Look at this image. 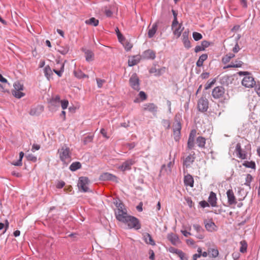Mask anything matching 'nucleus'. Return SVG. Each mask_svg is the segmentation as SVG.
Listing matches in <instances>:
<instances>
[{
    "label": "nucleus",
    "instance_id": "f257e3e1",
    "mask_svg": "<svg viewBox=\"0 0 260 260\" xmlns=\"http://www.w3.org/2000/svg\"><path fill=\"white\" fill-rule=\"evenodd\" d=\"M120 221L125 223L127 224V226L129 229H134L136 230H138L141 229V225L139 220L134 217L128 214L125 216Z\"/></svg>",
    "mask_w": 260,
    "mask_h": 260
},
{
    "label": "nucleus",
    "instance_id": "f03ea898",
    "mask_svg": "<svg viewBox=\"0 0 260 260\" xmlns=\"http://www.w3.org/2000/svg\"><path fill=\"white\" fill-rule=\"evenodd\" d=\"M238 74L240 76H245L242 81L243 86L247 88H251L255 84L256 82L254 81V78L250 76L251 74L249 72L240 71Z\"/></svg>",
    "mask_w": 260,
    "mask_h": 260
},
{
    "label": "nucleus",
    "instance_id": "7ed1b4c3",
    "mask_svg": "<svg viewBox=\"0 0 260 260\" xmlns=\"http://www.w3.org/2000/svg\"><path fill=\"white\" fill-rule=\"evenodd\" d=\"M58 153L59 154V158L61 161L65 162L68 159L71 157V153L70 148L66 146H62L61 148L59 149Z\"/></svg>",
    "mask_w": 260,
    "mask_h": 260
},
{
    "label": "nucleus",
    "instance_id": "20e7f679",
    "mask_svg": "<svg viewBox=\"0 0 260 260\" xmlns=\"http://www.w3.org/2000/svg\"><path fill=\"white\" fill-rule=\"evenodd\" d=\"M129 85L133 89L138 91L140 90V80L136 73H133L131 76L129 80Z\"/></svg>",
    "mask_w": 260,
    "mask_h": 260
},
{
    "label": "nucleus",
    "instance_id": "39448f33",
    "mask_svg": "<svg viewBox=\"0 0 260 260\" xmlns=\"http://www.w3.org/2000/svg\"><path fill=\"white\" fill-rule=\"evenodd\" d=\"M198 109L202 113L207 111L209 108V101L205 97L202 96L198 102Z\"/></svg>",
    "mask_w": 260,
    "mask_h": 260
},
{
    "label": "nucleus",
    "instance_id": "423d86ee",
    "mask_svg": "<svg viewBox=\"0 0 260 260\" xmlns=\"http://www.w3.org/2000/svg\"><path fill=\"white\" fill-rule=\"evenodd\" d=\"M124 207L123 203H118L117 207V211L115 212L116 218L119 221L123 220L122 219L127 215L126 210L124 208Z\"/></svg>",
    "mask_w": 260,
    "mask_h": 260
},
{
    "label": "nucleus",
    "instance_id": "0eeeda50",
    "mask_svg": "<svg viewBox=\"0 0 260 260\" xmlns=\"http://www.w3.org/2000/svg\"><path fill=\"white\" fill-rule=\"evenodd\" d=\"M89 183V179L86 177H80L78 180V186L80 189L83 192L89 191V188L87 186Z\"/></svg>",
    "mask_w": 260,
    "mask_h": 260
},
{
    "label": "nucleus",
    "instance_id": "6e6552de",
    "mask_svg": "<svg viewBox=\"0 0 260 260\" xmlns=\"http://www.w3.org/2000/svg\"><path fill=\"white\" fill-rule=\"evenodd\" d=\"M224 93V88L222 86H217L212 91V95L215 99L222 97Z\"/></svg>",
    "mask_w": 260,
    "mask_h": 260
},
{
    "label": "nucleus",
    "instance_id": "1a4fd4ad",
    "mask_svg": "<svg viewBox=\"0 0 260 260\" xmlns=\"http://www.w3.org/2000/svg\"><path fill=\"white\" fill-rule=\"evenodd\" d=\"M197 131L196 129H192L189 134L187 141V148L188 149H192L194 146V138L196 136Z\"/></svg>",
    "mask_w": 260,
    "mask_h": 260
},
{
    "label": "nucleus",
    "instance_id": "9d476101",
    "mask_svg": "<svg viewBox=\"0 0 260 260\" xmlns=\"http://www.w3.org/2000/svg\"><path fill=\"white\" fill-rule=\"evenodd\" d=\"M235 152L237 157L239 158L242 159L247 158V152L245 150L242 149L240 143H238L237 144Z\"/></svg>",
    "mask_w": 260,
    "mask_h": 260
},
{
    "label": "nucleus",
    "instance_id": "9b49d317",
    "mask_svg": "<svg viewBox=\"0 0 260 260\" xmlns=\"http://www.w3.org/2000/svg\"><path fill=\"white\" fill-rule=\"evenodd\" d=\"M135 163L134 159H129L123 162L122 164L119 167V169L122 171L126 170H130L131 167Z\"/></svg>",
    "mask_w": 260,
    "mask_h": 260
},
{
    "label": "nucleus",
    "instance_id": "f8f14e48",
    "mask_svg": "<svg viewBox=\"0 0 260 260\" xmlns=\"http://www.w3.org/2000/svg\"><path fill=\"white\" fill-rule=\"evenodd\" d=\"M188 35L189 30L188 29L185 30L182 34V42L184 47L187 49H189L191 47L190 41L188 39Z\"/></svg>",
    "mask_w": 260,
    "mask_h": 260
},
{
    "label": "nucleus",
    "instance_id": "ddd939ff",
    "mask_svg": "<svg viewBox=\"0 0 260 260\" xmlns=\"http://www.w3.org/2000/svg\"><path fill=\"white\" fill-rule=\"evenodd\" d=\"M157 106L153 103H147L143 105V110L148 111L155 114L157 111Z\"/></svg>",
    "mask_w": 260,
    "mask_h": 260
},
{
    "label": "nucleus",
    "instance_id": "4468645a",
    "mask_svg": "<svg viewBox=\"0 0 260 260\" xmlns=\"http://www.w3.org/2000/svg\"><path fill=\"white\" fill-rule=\"evenodd\" d=\"M196 159L195 153L190 154L187 156L183 160V166L187 168L192 164Z\"/></svg>",
    "mask_w": 260,
    "mask_h": 260
},
{
    "label": "nucleus",
    "instance_id": "2eb2a0df",
    "mask_svg": "<svg viewBox=\"0 0 260 260\" xmlns=\"http://www.w3.org/2000/svg\"><path fill=\"white\" fill-rule=\"evenodd\" d=\"M226 194L229 205H235L237 203L236 198L232 189H229Z\"/></svg>",
    "mask_w": 260,
    "mask_h": 260
},
{
    "label": "nucleus",
    "instance_id": "dca6fc26",
    "mask_svg": "<svg viewBox=\"0 0 260 260\" xmlns=\"http://www.w3.org/2000/svg\"><path fill=\"white\" fill-rule=\"evenodd\" d=\"M100 180L101 181L114 180L116 177L115 176L109 173H104L100 176Z\"/></svg>",
    "mask_w": 260,
    "mask_h": 260
},
{
    "label": "nucleus",
    "instance_id": "f3484780",
    "mask_svg": "<svg viewBox=\"0 0 260 260\" xmlns=\"http://www.w3.org/2000/svg\"><path fill=\"white\" fill-rule=\"evenodd\" d=\"M143 239L145 242L152 246L155 245V242L151 236L148 233H145L143 234Z\"/></svg>",
    "mask_w": 260,
    "mask_h": 260
},
{
    "label": "nucleus",
    "instance_id": "a211bd4d",
    "mask_svg": "<svg viewBox=\"0 0 260 260\" xmlns=\"http://www.w3.org/2000/svg\"><path fill=\"white\" fill-rule=\"evenodd\" d=\"M143 56L148 59H154L155 58V53L153 50L148 49L143 52Z\"/></svg>",
    "mask_w": 260,
    "mask_h": 260
},
{
    "label": "nucleus",
    "instance_id": "6ab92c4d",
    "mask_svg": "<svg viewBox=\"0 0 260 260\" xmlns=\"http://www.w3.org/2000/svg\"><path fill=\"white\" fill-rule=\"evenodd\" d=\"M184 183L185 185L192 187L193 186L194 180L192 176L189 174L185 176Z\"/></svg>",
    "mask_w": 260,
    "mask_h": 260
},
{
    "label": "nucleus",
    "instance_id": "aec40b11",
    "mask_svg": "<svg viewBox=\"0 0 260 260\" xmlns=\"http://www.w3.org/2000/svg\"><path fill=\"white\" fill-rule=\"evenodd\" d=\"M208 201L209 203L211 205V206H212V207L216 206V203H217L216 195L213 191H211L210 192L209 197L208 198Z\"/></svg>",
    "mask_w": 260,
    "mask_h": 260
},
{
    "label": "nucleus",
    "instance_id": "412c9836",
    "mask_svg": "<svg viewBox=\"0 0 260 260\" xmlns=\"http://www.w3.org/2000/svg\"><path fill=\"white\" fill-rule=\"evenodd\" d=\"M56 64L57 65H60V70H57L55 69H54L53 70V71L56 74L58 77H61L62 75V73L63 72H64V64L63 63H61L60 62V61L59 60H56Z\"/></svg>",
    "mask_w": 260,
    "mask_h": 260
},
{
    "label": "nucleus",
    "instance_id": "4be33fe9",
    "mask_svg": "<svg viewBox=\"0 0 260 260\" xmlns=\"http://www.w3.org/2000/svg\"><path fill=\"white\" fill-rule=\"evenodd\" d=\"M167 238L173 245H176L179 241L178 236L173 233L169 234Z\"/></svg>",
    "mask_w": 260,
    "mask_h": 260
},
{
    "label": "nucleus",
    "instance_id": "5701e85b",
    "mask_svg": "<svg viewBox=\"0 0 260 260\" xmlns=\"http://www.w3.org/2000/svg\"><path fill=\"white\" fill-rule=\"evenodd\" d=\"M204 223L205 228L208 231L212 232L216 230V226L212 221L210 220L207 222L205 221Z\"/></svg>",
    "mask_w": 260,
    "mask_h": 260
},
{
    "label": "nucleus",
    "instance_id": "b1692460",
    "mask_svg": "<svg viewBox=\"0 0 260 260\" xmlns=\"http://www.w3.org/2000/svg\"><path fill=\"white\" fill-rule=\"evenodd\" d=\"M243 64V62L242 61L236 60L234 62L232 61L230 64L224 67V69L230 68H240Z\"/></svg>",
    "mask_w": 260,
    "mask_h": 260
},
{
    "label": "nucleus",
    "instance_id": "393cba45",
    "mask_svg": "<svg viewBox=\"0 0 260 260\" xmlns=\"http://www.w3.org/2000/svg\"><path fill=\"white\" fill-rule=\"evenodd\" d=\"M59 107V103L54 100L50 99L49 102V108L50 111H56V108Z\"/></svg>",
    "mask_w": 260,
    "mask_h": 260
},
{
    "label": "nucleus",
    "instance_id": "a878e982",
    "mask_svg": "<svg viewBox=\"0 0 260 260\" xmlns=\"http://www.w3.org/2000/svg\"><path fill=\"white\" fill-rule=\"evenodd\" d=\"M208 58V55L206 53L203 54L200 57L196 62V65L198 67H201L203 65V62Z\"/></svg>",
    "mask_w": 260,
    "mask_h": 260
},
{
    "label": "nucleus",
    "instance_id": "bb28decb",
    "mask_svg": "<svg viewBox=\"0 0 260 260\" xmlns=\"http://www.w3.org/2000/svg\"><path fill=\"white\" fill-rule=\"evenodd\" d=\"M84 53L85 54L86 60L87 61L90 62L93 60L94 53L91 50L85 49L84 50Z\"/></svg>",
    "mask_w": 260,
    "mask_h": 260
},
{
    "label": "nucleus",
    "instance_id": "cd10ccee",
    "mask_svg": "<svg viewBox=\"0 0 260 260\" xmlns=\"http://www.w3.org/2000/svg\"><path fill=\"white\" fill-rule=\"evenodd\" d=\"M196 143L200 148H204L206 144V139L203 137L199 136L197 138Z\"/></svg>",
    "mask_w": 260,
    "mask_h": 260
},
{
    "label": "nucleus",
    "instance_id": "c85d7f7f",
    "mask_svg": "<svg viewBox=\"0 0 260 260\" xmlns=\"http://www.w3.org/2000/svg\"><path fill=\"white\" fill-rule=\"evenodd\" d=\"M208 253L210 257L216 258L218 256L219 252L217 248H209Z\"/></svg>",
    "mask_w": 260,
    "mask_h": 260
},
{
    "label": "nucleus",
    "instance_id": "c756f323",
    "mask_svg": "<svg viewBox=\"0 0 260 260\" xmlns=\"http://www.w3.org/2000/svg\"><path fill=\"white\" fill-rule=\"evenodd\" d=\"M157 28V24L156 22L155 23L153 24L152 28L149 29L148 32V36L149 38H152L154 37L155 34L156 32Z\"/></svg>",
    "mask_w": 260,
    "mask_h": 260
},
{
    "label": "nucleus",
    "instance_id": "7c9ffc66",
    "mask_svg": "<svg viewBox=\"0 0 260 260\" xmlns=\"http://www.w3.org/2000/svg\"><path fill=\"white\" fill-rule=\"evenodd\" d=\"M81 164L79 161L73 162L70 166L69 169L71 171L74 172L81 168Z\"/></svg>",
    "mask_w": 260,
    "mask_h": 260
},
{
    "label": "nucleus",
    "instance_id": "2f4dec72",
    "mask_svg": "<svg viewBox=\"0 0 260 260\" xmlns=\"http://www.w3.org/2000/svg\"><path fill=\"white\" fill-rule=\"evenodd\" d=\"M139 61V57L137 56H134L132 58L128 59V64L129 67H132L138 64Z\"/></svg>",
    "mask_w": 260,
    "mask_h": 260
},
{
    "label": "nucleus",
    "instance_id": "473e14b6",
    "mask_svg": "<svg viewBox=\"0 0 260 260\" xmlns=\"http://www.w3.org/2000/svg\"><path fill=\"white\" fill-rule=\"evenodd\" d=\"M181 26H182V24L180 23L179 24V26L177 27H176V28L175 27L173 29L174 35L176 36L177 38H179L181 36V32L183 30V29L184 28H181Z\"/></svg>",
    "mask_w": 260,
    "mask_h": 260
},
{
    "label": "nucleus",
    "instance_id": "72a5a7b5",
    "mask_svg": "<svg viewBox=\"0 0 260 260\" xmlns=\"http://www.w3.org/2000/svg\"><path fill=\"white\" fill-rule=\"evenodd\" d=\"M85 23L87 24H89V25H93L94 26H96L98 25L99 21V20L96 19L94 17H92V18L89 19L88 20H86L85 21Z\"/></svg>",
    "mask_w": 260,
    "mask_h": 260
},
{
    "label": "nucleus",
    "instance_id": "f704fd0d",
    "mask_svg": "<svg viewBox=\"0 0 260 260\" xmlns=\"http://www.w3.org/2000/svg\"><path fill=\"white\" fill-rule=\"evenodd\" d=\"M243 165L247 168L255 169L256 168L255 163L253 161H244V162L243 163Z\"/></svg>",
    "mask_w": 260,
    "mask_h": 260
},
{
    "label": "nucleus",
    "instance_id": "c9c22d12",
    "mask_svg": "<svg viewBox=\"0 0 260 260\" xmlns=\"http://www.w3.org/2000/svg\"><path fill=\"white\" fill-rule=\"evenodd\" d=\"M74 74L78 79L88 77V76L83 73L81 70L74 71Z\"/></svg>",
    "mask_w": 260,
    "mask_h": 260
},
{
    "label": "nucleus",
    "instance_id": "e433bc0d",
    "mask_svg": "<svg viewBox=\"0 0 260 260\" xmlns=\"http://www.w3.org/2000/svg\"><path fill=\"white\" fill-rule=\"evenodd\" d=\"M241 247L240 248V251L242 253H245L246 252L247 248V242L245 240H242L240 242Z\"/></svg>",
    "mask_w": 260,
    "mask_h": 260
},
{
    "label": "nucleus",
    "instance_id": "4c0bfd02",
    "mask_svg": "<svg viewBox=\"0 0 260 260\" xmlns=\"http://www.w3.org/2000/svg\"><path fill=\"white\" fill-rule=\"evenodd\" d=\"M69 50V47L68 46H66L64 47L61 46L57 49V51L62 55H66L67 54Z\"/></svg>",
    "mask_w": 260,
    "mask_h": 260
},
{
    "label": "nucleus",
    "instance_id": "58836bf2",
    "mask_svg": "<svg viewBox=\"0 0 260 260\" xmlns=\"http://www.w3.org/2000/svg\"><path fill=\"white\" fill-rule=\"evenodd\" d=\"M45 76L48 79L51 75L52 74V71L49 66H47L44 69Z\"/></svg>",
    "mask_w": 260,
    "mask_h": 260
},
{
    "label": "nucleus",
    "instance_id": "ea45409f",
    "mask_svg": "<svg viewBox=\"0 0 260 260\" xmlns=\"http://www.w3.org/2000/svg\"><path fill=\"white\" fill-rule=\"evenodd\" d=\"M21 90L19 91H15V90H12V94L17 99H20L21 98L24 96L25 94L21 91Z\"/></svg>",
    "mask_w": 260,
    "mask_h": 260
},
{
    "label": "nucleus",
    "instance_id": "a19ab883",
    "mask_svg": "<svg viewBox=\"0 0 260 260\" xmlns=\"http://www.w3.org/2000/svg\"><path fill=\"white\" fill-rule=\"evenodd\" d=\"M14 89L13 90L19 91L23 90V86L19 82H16L14 84Z\"/></svg>",
    "mask_w": 260,
    "mask_h": 260
},
{
    "label": "nucleus",
    "instance_id": "79ce46f5",
    "mask_svg": "<svg viewBox=\"0 0 260 260\" xmlns=\"http://www.w3.org/2000/svg\"><path fill=\"white\" fill-rule=\"evenodd\" d=\"M252 179H253V177L250 174H247L246 179H245V183H244V185L250 187V182L252 181Z\"/></svg>",
    "mask_w": 260,
    "mask_h": 260
},
{
    "label": "nucleus",
    "instance_id": "37998d69",
    "mask_svg": "<svg viewBox=\"0 0 260 260\" xmlns=\"http://www.w3.org/2000/svg\"><path fill=\"white\" fill-rule=\"evenodd\" d=\"M192 37L194 41H198L201 40L203 38V36L201 34L198 32H193L192 33Z\"/></svg>",
    "mask_w": 260,
    "mask_h": 260
},
{
    "label": "nucleus",
    "instance_id": "c03bdc74",
    "mask_svg": "<svg viewBox=\"0 0 260 260\" xmlns=\"http://www.w3.org/2000/svg\"><path fill=\"white\" fill-rule=\"evenodd\" d=\"M177 255L180 258L181 260H188L185 254L182 250H176Z\"/></svg>",
    "mask_w": 260,
    "mask_h": 260
},
{
    "label": "nucleus",
    "instance_id": "a18cd8bd",
    "mask_svg": "<svg viewBox=\"0 0 260 260\" xmlns=\"http://www.w3.org/2000/svg\"><path fill=\"white\" fill-rule=\"evenodd\" d=\"M93 140V136H87L84 138L83 143L84 145H86L88 143L92 142Z\"/></svg>",
    "mask_w": 260,
    "mask_h": 260
},
{
    "label": "nucleus",
    "instance_id": "49530a36",
    "mask_svg": "<svg viewBox=\"0 0 260 260\" xmlns=\"http://www.w3.org/2000/svg\"><path fill=\"white\" fill-rule=\"evenodd\" d=\"M216 80L214 79L211 81H208L205 85V89L208 90L210 88L212 85L215 83Z\"/></svg>",
    "mask_w": 260,
    "mask_h": 260
},
{
    "label": "nucleus",
    "instance_id": "de8ad7c7",
    "mask_svg": "<svg viewBox=\"0 0 260 260\" xmlns=\"http://www.w3.org/2000/svg\"><path fill=\"white\" fill-rule=\"evenodd\" d=\"M193 229L197 231L198 233H202L204 231L203 229L199 224H194L193 225Z\"/></svg>",
    "mask_w": 260,
    "mask_h": 260
},
{
    "label": "nucleus",
    "instance_id": "09e8293b",
    "mask_svg": "<svg viewBox=\"0 0 260 260\" xmlns=\"http://www.w3.org/2000/svg\"><path fill=\"white\" fill-rule=\"evenodd\" d=\"M28 160H30L33 162H36L37 158V157L32 154H29L26 156Z\"/></svg>",
    "mask_w": 260,
    "mask_h": 260
},
{
    "label": "nucleus",
    "instance_id": "8fccbe9b",
    "mask_svg": "<svg viewBox=\"0 0 260 260\" xmlns=\"http://www.w3.org/2000/svg\"><path fill=\"white\" fill-rule=\"evenodd\" d=\"M61 108L63 110H64L67 108L68 105H69V102L67 100L61 101L60 102Z\"/></svg>",
    "mask_w": 260,
    "mask_h": 260
},
{
    "label": "nucleus",
    "instance_id": "3c124183",
    "mask_svg": "<svg viewBox=\"0 0 260 260\" xmlns=\"http://www.w3.org/2000/svg\"><path fill=\"white\" fill-rule=\"evenodd\" d=\"M98 87L99 88H101L103 86V85L104 83H105L106 81L104 79H101L100 78L96 79Z\"/></svg>",
    "mask_w": 260,
    "mask_h": 260
},
{
    "label": "nucleus",
    "instance_id": "603ef678",
    "mask_svg": "<svg viewBox=\"0 0 260 260\" xmlns=\"http://www.w3.org/2000/svg\"><path fill=\"white\" fill-rule=\"evenodd\" d=\"M173 135L175 141H178L180 139V132L173 131Z\"/></svg>",
    "mask_w": 260,
    "mask_h": 260
},
{
    "label": "nucleus",
    "instance_id": "864d4df0",
    "mask_svg": "<svg viewBox=\"0 0 260 260\" xmlns=\"http://www.w3.org/2000/svg\"><path fill=\"white\" fill-rule=\"evenodd\" d=\"M181 129V124L180 121L177 122V123L175 125L173 131L180 132Z\"/></svg>",
    "mask_w": 260,
    "mask_h": 260
},
{
    "label": "nucleus",
    "instance_id": "5fc2aeb1",
    "mask_svg": "<svg viewBox=\"0 0 260 260\" xmlns=\"http://www.w3.org/2000/svg\"><path fill=\"white\" fill-rule=\"evenodd\" d=\"M162 125L166 126L167 128H169L170 127V122L169 120L166 119H163L161 122Z\"/></svg>",
    "mask_w": 260,
    "mask_h": 260
},
{
    "label": "nucleus",
    "instance_id": "6e6d98bb",
    "mask_svg": "<svg viewBox=\"0 0 260 260\" xmlns=\"http://www.w3.org/2000/svg\"><path fill=\"white\" fill-rule=\"evenodd\" d=\"M166 72V68L162 67L159 69H158L156 73V75L160 76Z\"/></svg>",
    "mask_w": 260,
    "mask_h": 260
},
{
    "label": "nucleus",
    "instance_id": "4d7b16f0",
    "mask_svg": "<svg viewBox=\"0 0 260 260\" xmlns=\"http://www.w3.org/2000/svg\"><path fill=\"white\" fill-rule=\"evenodd\" d=\"M254 85L255 90L258 96H260V83L259 82H258L257 83H255Z\"/></svg>",
    "mask_w": 260,
    "mask_h": 260
},
{
    "label": "nucleus",
    "instance_id": "13d9d810",
    "mask_svg": "<svg viewBox=\"0 0 260 260\" xmlns=\"http://www.w3.org/2000/svg\"><path fill=\"white\" fill-rule=\"evenodd\" d=\"M205 49L201 45H198L194 48V52L198 53L201 51H204Z\"/></svg>",
    "mask_w": 260,
    "mask_h": 260
},
{
    "label": "nucleus",
    "instance_id": "bf43d9fd",
    "mask_svg": "<svg viewBox=\"0 0 260 260\" xmlns=\"http://www.w3.org/2000/svg\"><path fill=\"white\" fill-rule=\"evenodd\" d=\"M139 97L141 99L142 101L145 100L147 99V95L144 91H140L139 93Z\"/></svg>",
    "mask_w": 260,
    "mask_h": 260
},
{
    "label": "nucleus",
    "instance_id": "052dcab7",
    "mask_svg": "<svg viewBox=\"0 0 260 260\" xmlns=\"http://www.w3.org/2000/svg\"><path fill=\"white\" fill-rule=\"evenodd\" d=\"M199 204L202 208H205L209 206V203L207 202L206 201L203 200L199 203Z\"/></svg>",
    "mask_w": 260,
    "mask_h": 260
},
{
    "label": "nucleus",
    "instance_id": "680f3d73",
    "mask_svg": "<svg viewBox=\"0 0 260 260\" xmlns=\"http://www.w3.org/2000/svg\"><path fill=\"white\" fill-rule=\"evenodd\" d=\"M65 185V182L63 181H59L56 184V188L58 189L62 188Z\"/></svg>",
    "mask_w": 260,
    "mask_h": 260
},
{
    "label": "nucleus",
    "instance_id": "e2e57ef3",
    "mask_svg": "<svg viewBox=\"0 0 260 260\" xmlns=\"http://www.w3.org/2000/svg\"><path fill=\"white\" fill-rule=\"evenodd\" d=\"M201 45L205 49H206L210 45V42L205 40L201 42Z\"/></svg>",
    "mask_w": 260,
    "mask_h": 260
},
{
    "label": "nucleus",
    "instance_id": "0e129e2a",
    "mask_svg": "<svg viewBox=\"0 0 260 260\" xmlns=\"http://www.w3.org/2000/svg\"><path fill=\"white\" fill-rule=\"evenodd\" d=\"M179 24L177 18H174L172 24V29H173L177 25Z\"/></svg>",
    "mask_w": 260,
    "mask_h": 260
},
{
    "label": "nucleus",
    "instance_id": "69168bd1",
    "mask_svg": "<svg viewBox=\"0 0 260 260\" xmlns=\"http://www.w3.org/2000/svg\"><path fill=\"white\" fill-rule=\"evenodd\" d=\"M240 49V48L238 45V42L236 43V45H235V47L233 48V51L234 53H237Z\"/></svg>",
    "mask_w": 260,
    "mask_h": 260
},
{
    "label": "nucleus",
    "instance_id": "338daca9",
    "mask_svg": "<svg viewBox=\"0 0 260 260\" xmlns=\"http://www.w3.org/2000/svg\"><path fill=\"white\" fill-rule=\"evenodd\" d=\"M117 36L120 42H122L123 41L125 40L124 37L123 36L121 32H118L117 35Z\"/></svg>",
    "mask_w": 260,
    "mask_h": 260
},
{
    "label": "nucleus",
    "instance_id": "774afa93",
    "mask_svg": "<svg viewBox=\"0 0 260 260\" xmlns=\"http://www.w3.org/2000/svg\"><path fill=\"white\" fill-rule=\"evenodd\" d=\"M149 254L150 255L149 258L151 260H154L155 257V254L154 251L152 249L149 250Z\"/></svg>",
    "mask_w": 260,
    "mask_h": 260
}]
</instances>
